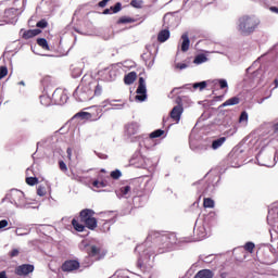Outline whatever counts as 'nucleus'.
Masks as SVG:
<instances>
[{
    "label": "nucleus",
    "mask_w": 278,
    "mask_h": 278,
    "mask_svg": "<svg viewBox=\"0 0 278 278\" xmlns=\"http://www.w3.org/2000/svg\"><path fill=\"white\" fill-rule=\"evenodd\" d=\"M214 86H216L218 84L220 90H225V88H229V85L227 84V81L225 79H215L213 81Z\"/></svg>",
    "instance_id": "obj_26"
},
{
    "label": "nucleus",
    "mask_w": 278,
    "mask_h": 278,
    "mask_svg": "<svg viewBox=\"0 0 278 278\" xmlns=\"http://www.w3.org/2000/svg\"><path fill=\"white\" fill-rule=\"evenodd\" d=\"M136 92H137V96H136L137 101H147V85L144 84V78L142 77L139 78V85Z\"/></svg>",
    "instance_id": "obj_10"
},
{
    "label": "nucleus",
    "mask_w": 278,
    "mask_h": 278,
    "mask_svg": "<svg viewBox=\"0 0 278 278\" xmlns=\"http://www.w3.org/2000/svg\"><path fill=\"white\" fill-rule=\"evenodd\" d=\"M175 103L177 105H180V108H184V100L181 99V97H177Z\"/></svg>",
    "instance_id": "obj_45"
},
{
    "label": "nucleus",
    "mask_w": 278,
    "mask_h": 278,
    "mask_svg": "<svg viewBox=\"0 0 278 278\" xmlns=\"http://www.w3.org/2000/svg\"><path fill=\"white\" fill-rule=\"evenodd\" d=\"M39 101L41 105H43L45 108H49V105H53V98H50L48 93H43L42 96H40Z\"/></svg>",
    "instance_id": "obj_17"
},
{
    "label": "nucleus",
    "mask_w": 278,
    "mask_h": 278,
    "mask_svg": "<svg viewBox=\"0 0 278 278\" xmlns=\"http://www.w3.org/2000/svg\"><path fill=\"white\" fill-rule=\"evenodd\" d=\"M220 277H222V278H227V273H222V274H220Z\"/></svg>",
    "instance_id": "obj_55"
},
{
    "label": "nucleus",
    "mask_w": 278,
    "mask_h": 278,
    "mask_svg": "<svg viewBox=\"0 0 278 278\" xmlns=\"http://www.w3.org/2000/svg\"><path fill=\"white\" fill-rule=\"evenodd\" d=\"M20 34H22L23 40H29L31 38H36V36L42 34V30L36 28V29H21Z\"/></svg>",
    "instance_id": "obj_11"
},
{
    "label": "nucleus",
    "mask_w": 278,
    "mask_h": 278,
    "mask_svg": "<svg viewBox=\"0 0 278 278\" xmlns=\"http://www.w3.org/2000/svg\"><path fill=\"white\" fill-rule=\"evenodd\" d=\"M270 12H275V14H278V8L277 7H271L269 8Z\"/></svg>",
    "instance_id": "obj_51"
},
{
    "label": "nucleus",
    "mask_w": 278,
    "mask_h": 278,
    "mask_svg": "<svg viewBox=\"0 0 278 278\" xmlns=\"http://www.w3.org/2000/svg\"><path fill=\"white\" fill-rule=\"evenodd\" d=\"M129 23H136V18L130 16H122L117 21V25H127Z\"/></svg>",
    "instance_id": "obj_24"
},
{
    "label": "nucleus",
    "mask_w": 278,
    "mask_h": 278,
    "mask_svg": "<svg viewBox=\"0 0 278 278\" xmlns=\"http://www.w3.org/2000/svg\"><path fill=\"white\" fill-rule=\"evenodd\" d=\"M80 266L79 261L67 260L62 264L61 269L63 273H74V270H79Z\"/></svg>",
    "instance_id": "obj_8"
},
{
    "label": "nucleus",
    "mask_w": 278,
    "mask_h": 278,
    "mask_svg": "<svg viewBox=\"0 0 278 278\" xmlns=\"http://www.w3.org/2000/svg\"><path fill=\"white\" fill-rule=\"evenodd\" d=\"M181 51L186 53L190 49V37H188V33L181 35Z\"/></svg>",
    "instance_id": "obj_16"
},
{
    "label": "nucleus",
    "mask_w": 278,
    "mask_h": 278,
    "mask_svg": "<svg viewBox=\"0 0 278 278\" xmlns=\"http://www.w3.org/2000/svg\"><path fill=\"white\" fill-rule=\"evenodd\" d=\"M168 38H170V30L168 29H163L157 35L159 42H166Z\"/></svg>",
    "instance_id": "obj_21"
},
{
    "label": "nucleus",
    "mask_w": 278,
    "mask_h": 278,
    "mask_svg": "<svg viewBox=\"0 0 278 278\" xmlns=\"http://www.w3.org/2000/svg\"><path fill=\"white\" fill-rule=\"evenodd\" d=\"M41 84H42L45 90L48 91L49 90V84H51V77H45L41 80Z\"/></svg>",
    "instance_id": "obj_36"
},
{
    "label": "nucleus",
    "mask_w": 278,
    "mask_h": 278,
    "mask_svg": "<svg viewBox=\"0 0 278 278\" xmlns=\"http://www.w3.org/2000/svg\"><path fill=\"white\" fill-rule=\"evenodd\" d=\"M122 176H123V173H121V170L118 169L111 172L112 179H121Z\"/></svg>",
    "instance_id": "obj_38"
},
{
    "label": "nucleus",
    "mask_w": 278,
    "mask_h": 278,
    "mask_svg": "<svg viewBox=\"0 0 278 278\" xmlns=\"http://www.w3.org/2000/svg\"><path fill=\"white\" fill-rule=\"evenodd\" d=\"M123 10V4L121 2H117L114 7H111L110 9H105L103 11V14H118Z\"/></svg>",
    "instance_id": "obj_19"
},
{
    "label": "nucleus",
    "mask_w": 278,
    "mask_h": 278,
    "mask_svg": "<svg viewBox=\"0 0 278 278\" xmlns=\"http://www.w3.org/2000/svg\"><path fill=\"white\" fill-rule=\"evenodd\" d=\"M137 266H138V268H143V264H142V261L141 260H139L138 262H137Z\"/></svg>",
    "instance_id": "obj_53"
},
{
    "label": "nucleus",
    "mask_w": 278,
    "mask_h": 278,
    "mask_svg": "<svg viewBox=\"0 0 278 278\" xmlns=\"http://www.w3.org/2000/svg\"><path fill=\"white\" fill-rule=\"evenodd\" d=\"M66 153L68 162H73V149L67 148Z\"/></svg>",
    "instance_id": "obj_43"
},
{
    "label": "nucleus",
    "mask_w": 278,
    "mask_h": 278,
    "mask_svg": "<svg viewBox=\"0 0 278 278\" xmlns=\"http://www.w3.org/2000/svg\"><path fill=\"white\" fill-rule=\"evenodd\" d=\"M130 5H132V8H140L138 0H131Z\"/></svg>",
    "instance_id": "obj_48"
},
{
    "label": "nucleus",
    "mask_w": 278,
    "mask_h": 278,
    "mask_svg": "<svg viewBox=\"0 0 278 278\" xmlns=\"http://www.w3.org/2000/svg\"><path fill=\"white\" fill-rule=\"evenodd\" d=\"M36 27H39L40 29H45L49 27V22H47V20H41L36 24Z\"/></svg>",
    "instance_id": "obj_35"
},
{
    "label": "nucleus",
    "mask_w": 278,
    "mask_h": 278,
    "mask_svg": "<svg viewBox=\"0 0 278 278\" xmlns=\"http://www.w3.org/2000/svg\"><path fill=\"white\" fill-rule=\"evenodd\" d=\"M274 131L278 132V123L274 125Z\"/></svg>",
    "instance_id": "obj_54"
},
{
    "label": "nucleus",
    "mask_w": 278,
    "mask_h": 278,
    "mask_svg": "<svg viewBox=\"0 0 278 278\" xmlns=\"http://www.w3.org/2000/svg\"><path fill=\"white\" fill-rule=\"evenodd\" d=\"M21 251L18 249H13L11 252H9V257H18Z\"/></svg>",
    "instance_id": "obj_42"
},
{
    "label": "nucleus",
    "mask_w": 278,
    "mask_h": 278,
    "mask_svg": "<svg viewBox=\"0 0 278 278\" xmlns=\"http://www.w3.org/2000/svg\"><path fill=\"white\" fill-rule=\"evenodd\" d=\"M243 249L245 251H248V253H253V251L255 250V243L253 242H247L243 247Z\"/></svg>",
    "instance_id": "obj_32"
},
{
    "label": "nucleus",
    "mask_w": 278,
    "mask_h": 278,
    "mask_svg": "<svg viewBox=\"0 0 278 278\" xmlns=\"http://www.w3.org/2000/svg\"><path fill=\"white\" fill-rule=\"evenodd\" d=\"M188 66V64L186 63H177L176 64V68H179V71H184V68H186Z\"/></svg>",
    "instance_id": "obj_44"
},
{
    "label": "nucleus",
    "mask_w": 278,
    "mask_h": 278,
    "mask_svg": "<svg viewBox=\"0 0 278 278\" xmlns=\"http://www.w3.org/2000/svg\"><path fill=\"white\" fill-rule=\"evenodd\" d=\"M110 0H102V1H100L99 3H98V5H99V8H105V5H108V2H109Z\"/></svg>",
    "instance_id": "obj_47"
},
{
    "label": "nucleus",
    "mask_w": 278,
    "mask_h": 278,
    "mask_svg": "<svg viewBox=\"0 0 278 278\" xmlns=\"http://www.w3.org/2000/svg\"><path fill=\"white\" fill-rule=\"evenodd\" d=\"M3 25V8L0 7V26Z\"/></svg>",
    "instance_id": "obj_49"
},
{
    "label": "nucleus",
    "mask_w": 278,
    "mask_h": 278,
    "mask_svg": "<svg viewBox=\"0 0 278 278\" xmlns=\"http://www.w3.org/2000/svg\"><path fill=\"white\" fill-rule=\"evenodd\" d=\"M75 94L78 97L79 101L85 103L86 101H90L92 97H101V94H103V86L93 78L87 79L86 76H84Z\"/></svg>",
    "instance_id": "obj_2"
},
{
    "label": "nucleus",
    "mask_w": 278,
    "mask_h": 278,
    "mask_svg": "<svg viewBox=\"0 0 278 278\" xmlns=\"http://www.w3.org/2000/svg\"><path fill=\"white\" fill-rule=\"evenodd\" d=\"M108 105L112 104L106 100L99 106H92L90 112H79L76 114V116L83 118V121H90L91 123L99 121L101 116H103V108H108Z\"/></svg>",
    "instance_id": "obj_5"
},
{
    "label": "nucleus",
    "mask_w": 278,
    "mask_h": 278,
    "mask_svg": "<svg viewBox=\"0 0 278 278\" xmlns=\"http://www.w3.org/2000/svg\"><path fill=\"white\" fill-rule=\"evenodd\" d=\"M59 168L60 170H62V173L68 172V167L66 166V163H64V161H59Z\"/></svg>",
    "instance_id": "obj_40"
},
{
    "label": "nucleus",
    "mask_w": 278,
    "mask_h": 278,
    "mask_svg": "<svg viewBox=\"0 0 278 278\" xmlns=\"http://www.w3.org/2000/svg\"><path fill=\"white\" fill-rule=\"evenodd\" d=\"M8 76V67L7 66H0V80L3 79V77Z\"/></svg>",
    "instance_id": "obj_39"
},
{
    "label": "nucleus",
    "mask_w": 278,
    "mask_h": 278,
    "mask_svg": "<svg viewBox=\"0 0 278 278\" xmlns=\"http://www.w3.org/2000/svg\"><path fill=\"white\" fill-rule=\"evenodd\" d=\"M180 88L179 87H175L173 90H172V94H179V92H177Z\"/></svg>",
    "instance_id": "obj_52"
},
{
    "label": "nucleus",
    "mask_w": 278,
    "mask_h": 278,
    "mask_svg": "<svg viewBox=\"0 0 278 278\" xmlns=\"http://www.w3.org/2000/svg\"><path fill=\"white\" fill-rule=\"evenodd\" d=\"M68 101V96L62 89H56L52 93L53 105H64Z\"/></svg>",
    "instance_id": "obj_7"
},
{
    "label": "nucleus",
    "mask_w": 278,
    "mask_h": 278,
    "mask_svg": "<svg viewBox=\"0 0 278 278\" xmlns=\"http://www.w3.org/2000/svg\"><path fill=\"white\" fill-rule=\"evenodd\" d=\"M34 269L35 267L31 264H22L15 268V275H17V277H27V275L34 273Z\"/></svg>",
    "instance_id": "obj_9"
},
{
    "label": "nucleus",
    "mask_w": 278,
    "mask_h": 278,
    "mask_svg": "<svg viewBox=\"0 0 278 278\" xmlns=\"http://www.w3.org/2000/svg\"><path fill=\"white\" fill-rule=\"evenodd\" d=\"M15 16H16V13L14 9L3 10L2 25H8V23H12Z\"/></svg>",
    "instance_id": "obj_13"
},
{
    "label": "nucleus",
    "mask_w": 278,
    "mask_h": 278,
    "mask_svg": "<svg viewBox=\"0 0 278 278\" xmlns=\"http://www.w3.org/2000/svg\"><path fill=\"white\" fill-rule=\"evenodd\" d=\"M92 186H93V188H108V181H105V180H101V181L94 180L92 182Z\"/></svg>",
    "instance_id": "obj_28"
},
{
    "label": "nucleus",
    "mask_w": 278,
    "mask_h": 278,
    "mask_svg": "<svg viewBox=\"0 0 278 278\" xmlns=\"http://www.w3.org/2000/svg\"><path fill=\"white\" fill-rule=\"evenodd\" d=\"M162 136H164V130H162V129H156V130H154V131H152V132L150 134V138H151V139H154V138H162Z\"/></svg>",
    "instance_id": "obj_29"
},
{
    "label": "nucleus",
    "mask_w": 278,
    "mask_h": 278,
    "mask_svg": "<svg viewBox=\"0 0 278 278\" xmlns=\"http://www.w3.org/2000/svg\"><path fill=\"white\" fill-rule=\"evenodd\" d=\"M275 84H276V88H277V86H278V80L277 79H275Z\"/></svg>",
    "instance_id": "obj_57"
},
{
    "label": "nucleus",
    "mask_w": 278,
    "mask_h": 278,
    "mask_svg": "<svg viewBox=\"0 0 278 278\" xmlns=\"http://www.w3.org/2000/svg\"><path fill=\"white\" fill-rule=\"evenodd\" d=\"M136 79H138V74L136 72H130L124 76V84H126V86H131Z\"/></svg>",
    "instance_id": "obj_15"
},
{
    "label": "nucleus",
    "mask_w": 278,
    "mask_h": 278,
    "mask_svg": "<svg viewBox=\"0 0 278 278\" xmlns=\"http://www.w3.org/2000/svg\"><path fill=\"white\" fill-rule=\"evenodd\" d=\"M26 184L28 186H36V185H38V178L37 177H27Z\"/></svg>",
    "instance_id": "obj_34"
},
{
    "label": "nucleus",
    "mask_w": 278,
    "mask_h": 278,
    "mask_svg": "<svg viewBox=\"0 0 278 278\" xmlns=\"http://www.w3.org/2000/svg\"><path fill=\"white\" fill-rule=\"evenodd\" d=\"M260 23L255 15H242L239 17L238 31L241 36H251L260 27Z\"/></svg>",
    "instance_id": "obj_4"
},
{
    "label": "nucleus",
    "mask_w": 278,
    "mask_h": 278,
    "mask_svg": "<svg viewBox=\"0 0 278 278\" xmlns=\"http://www.w3.org/2000/svg\"><path fill=\"white\" fill-rule=\"evenodd\" d=\"M203 207L213 208L214 207V200H212V198H204Z\"/></svg>",
    "instance_id": "obj_30"
},
{
    "label": "nucleus",
    "mask_w": 278,
    "mask_h": 278,
    "mask_svg": "<svg viewBox=\"0 0 278 278\" xmlns=\"http://www.w3.org/2000/svg\"><path fill=\"white\" fill-rule=\"evenodd\" d=\"M121 192L125 197V195L129 194V192H131V187L130 186L122 187Z\"/></svg>",
    "instance_id": "obj_41"
},
{
    "label": "nucleus",
    "mask_w": 278,
    "mask_h": 278,
    "mask_svg": "<svg viewBox=\"0 0 278 278\" xmlns=\"http://www.w3.org/2000/svg\"><path fill=\"white\" fill-rule=\"evenodd\" d=\"M18 84H20V86H25V81H23V80L20 81Z\"/></svg>",
    "instance_id": "obj_56"
},
{
    "label": "nucleus",
    "mask_w": 278,
    "mask_h": 278,
    "mask_svg": "<svg viewBox=\"0 0 278 278\" xmlns=\"http://www.w3.org/2000/svg\"><path fill=\"white\" fill-rule=\"evenodd\" d=\"M148 240H151L153 242V253L162 255V253H168L172 247H175V244H177V235H175L174 232L162 233L157 231H152L149 232Z\"/></svg>",
    "instance_id": "obj_1"
},
{
    "label": "nucleus",
    "mask_w": 278,
    "mask_h": 278,
    "mask_svg": "<svg viewBox=\"0 0 278 278\" xmlns=\"http://www.w3.org/2000/svg\"><path fill=\"white\" fill-rule=\"evenodd\" d=\"M206 60L207 56L205 54H198L193 60V64H203Z\"/></svg>",
    "instance_id": "obj_27"
},
{
    "label": "nucleus",
    "mask_w": 278,
    "mask_h": 278,
    "mask_svg": "<svg viewBox=\"0 0 278 278\" xmlns=\"http://www.w3.org/2000/svg\"><path fill=\"white\" fill-rule=\"evenodd\" d=\"M88 253L90 257H97V260H101V248L91 245Z\"/></svg>",
    "instance_id": "obj_20"
},
{
    "label": "nucleus",
    "mask_w": 278,
    "mask_h": 278,
    "mask_svg": "<svg viewBox=\"0 0 278 278\" xmlns=\"http://www.w3.org/2000/svg\"><path fill=\"white\" fill-rule=\"evenodd\" d=\"M102 227L103 231H108L110 229V225L108 224V222H105Z\"/></svg>",
    "instance_id": "obj_50"
},
{
    "label": "nucleus",
    "mask_w": 278,
    "mask_h": 278,
    "mask_svg": "<svg viewBox=\"0 0 278 278\" xmlns=\"http://www.w3.org/2000/svg\"><path fill=\"white\" fill-rule=\"evenodd\" d=\"M240 103V98L232 97L228 100H226L224 103L220 104V108H227L229 105H238Z\"/></svg>",
    "instance_id": "obj_23"
},
{
    "label": "nucleus",
    "mask_w": 278,
    "mask_h": 278,
    "mask_svg": "<svg viewBox=\"0 0 278 278\" xmlns=\"http://www.w3.org/2000/svg\"><path fill=\"white\" fill-rule=\"evenodd\" d=\"M37 45L41 47L45 51H51V48L49 47V42L45 38H38Z\"/></svg>",
    "instance_id": "obj_25"
},
{
    "label": "nucleus",
    "mask_w": 278,
    "mask_h": 278,
    "mask_svg": "<svg viewBox=\"0 0 278 278\" xmlns=\"http://www.w3.org/2000/svg\"><path fill=\"white\" fill-rule=\"evenodd\" d=\"M225 142H227V137H220L212 142V149L216 151V149H220Z\"/></svg>",
    "instance_id": "obj_22"
},
{
    "label": "nucleus",
    "mask_w": 278,
    "mask_h": 278,
    "mask_svg": "<svg viewBox=\"0 0 278 278\" xmlns=\"http://www.w3.org/2000/svg\"><path fill=\"white\" fill-rule=\"evenodd\" d=\"M194 233V240L199 242L200 240H203L204 238H207V230L205 229V226H198L193 229Z\"/></svg>",
    "instance_id": "obj_14"
},
{
    "label": "nucleus",
    "mask_w": 278,
    "mask_h": 278,
    "mask_svg": "<svg viewBox=\"0 0 278 278\" xmlns=\"http://www.w3.org/2000/svg\"><path fill=\"white\" fill-rule=\"evenodd\" d=\"M193 88L194 90H197V88H199V90H205V88H207V83L206 81L195 83L193 84Z\"/></svg>",
    "instance_id": "obj_33"
},
{
    "label": "nucleus",
    "mask_w": 278,
    "mask_h": 278,
    "mask_svg": "<svg viewBox=\"0 0 278 278\" xmlns=\"http://www.w3.org/2000/svg\"><path fill=\"white\" fill-rule=\"evenodd\" d=\"M193 278H214V271L211 269L199 270Z\"/></svg>",
    "instance_id": "obj_18"
},
{
    "label": "nucleus",
    "mask_w": 278,
    "mask_h": 278,
    "mask_svg": "<svg viewBox=\"0 0 278 278\" xmlns=\"http://www.w3.org/2000/svg\"><path fill=\"white\" fill-rule=\"evenodd\" d=\"M11 203H14L16 207H24L27 204V200L25 199V193L18 189L11 190L10 194Z\"/></svg>",
    "instance_id": "obj_6"
},
{
    "label": "nucleus",
    "mask_w": 278,
    "mask_h": 278,
    "mask_svg": "<svg viewBox=\"0 0 278 278\" xmlns=\"http://www.w3.org/2000/svg\"><path fill=\"white\" fill-rule=\"evenodd\" d=\"M80 224L79 220L74 219L72 220V226L76 231H85L86 227L87 229H90L91 231H94L98 225L97 219L94 218V211L91 208H84L79 213Z\"/></svg>",
    "instance_id": "obj_3"
},
{
    "label": "nucleus",
    "mask_w": 278,
    "mask_h": 278,
    "mask_svg": "<svg viewBox=\"0 0 278 278\" xmlns=\"http://www.w3.org/2000/svg\"><path fill=\"white\" fill-rule=\"evenodd\" d=\"M8 227V219L0 220V229H5Z\"/></svg>",
    "instance_id": "obj_46"
},
{
    "label": "nucleus",
    "mask_w": 278,
    "mask_h": 278,
    "mask_svg": "<svg viewBox=\"0 0 278 278\" xmlns=\"http://www.w3.org/2000/svg\"><path fill=\"white\" fill-rule=\"evenodd\" d=\"M184 114V106L176 105L172 109L169 116L175 123H179L181 121V115Z\"/></svg>",
    "instance_id": "obj_12"
},
{
    "label": "nucleus",
    "mask_w": 278,
    "mask_h": 278,
    "mask_svg": "<svg viewBox=\"0 0 278 278\" xmlns=\"http://www.w3.org/2000/svg\"><path fill=\"white\" fill-rule=\"evenodd\" d=\"M37 194L38 197H45L47 194V188H45V186H39L37 188Z\"/></svg>",
    "instance_id": "obj_37"
},
{
    "label": "nucleus",
    "mask_w": 278,
    "mask_h": 278,
    "mask_svg": "<svg viewBox=\"0 0 278 278\" xmlns=\"http://www.w3.org/2000/svg\"><path fill=\"white\" fill-rule=\"evenodd\" d=\"M239 123H249V113H247V111L241 112Z\"/></svg>",
    "instance_id": "obj_31"
}]
</instances>
